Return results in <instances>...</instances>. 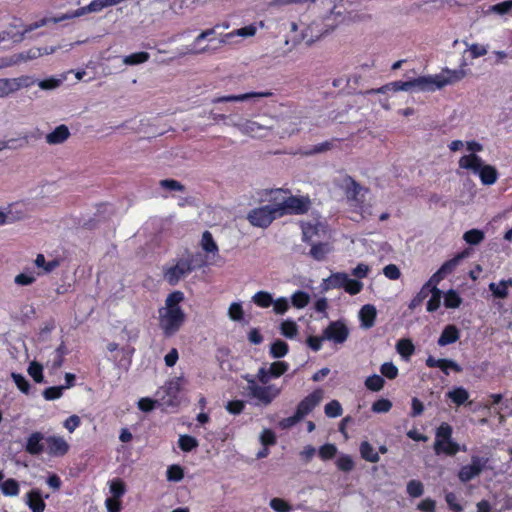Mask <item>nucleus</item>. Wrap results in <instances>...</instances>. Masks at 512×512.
Here are the masks:
<instances>
[{"label":"nucleus","mask_w":512,"mask_h":512,"mask_svg":"<svg viewBox=\"0 0 512 512\" xmlns=\"http://www.w3.org/2000/svg\"><path fill=\"white\" fill-rule=\"evenodd\" d=\"M184 472L179 465H171L167 469V479L169 481L179 482L183 479Z\"/></svg>","instance_id":"obj_59"},{"label":"nucleus","mask_w":512,"mask_h":512,"mask_svg":"<svg viewBox=\"0 0 512 512\" xmlns=\"http://www.w3.org/2000/svg\"><path fill=\"white\" fill-rule=\"evenodd\" d=\"M47 453L52 457L64 456L69 450V444L60 436H49L45 439Z\"/></svg>","instance_id":"obj_16"},{"label":"nucleus","mask_w":512,"mask_h":512,"mask_svg":"<svg viewBox=\"0 0 512 512\" xmlns=\"http://www.w3.org/2000/svg\"><path fill=\"white\" fill-rule=\"evenodd\" d=\"M276 122V117L263 114L256 119H243L242 117H238V121L232 122V126L238 129L243 135L251 138H264L274 130Z\"/></svg>","instance_id":"obj_3"},{"label":"nucleus","mask_w":512,"mask_h":512,"mask_svg":"<svg viewBox=\"0 0 512 512\" xmlns=\"http://www.w3.org/2000/svg\"><path fill=\"white\" fill-rule=\"evenodd\" d=\"M1 491L5 496L14 497L19 494V483L15 479H7L1 484Z\"/></svg>","instance_id":"obj_35"},{"label":"nucleus","mask_w":512,"mask_h":512,"mask_svg":"<svg viewBox=\"0 0 512 512\" xmlns=\"http://www.w3.org/2000/svg\"><path fill=\"white\" fill-rule=\"evenodd\" d=\"M279 216L285 214H301L307 211L308 202L294 196H284L281 191H276L273 197Z\"/></svg>","instance_id":"obj_6"},{"label":"nucleus","mask_w":512,"mask_h":512,"mask_svg":"<svg viewBox=\"0 0 512 512\" xmlns=\"http://www.w3.org/2000/svg\"><path fill=\"white\" fill-rule=\"evenodd\" d=\"M461 298L454 290H449L444 298V304L447 308H457L461 304Z\"/></svg>","instance_id":"obj_56"},{"label":"nucleus","mask_w":512,"mask_h":512,"mask_svg":"<svg viewBox=\"0 0 512 512\" xmlns=\"http://www.w3.org/2000/svg\"><path fill=\"white\" fill-rule=\"evenodd\" d=\"M466 76L467 71L463 67L454 70L446 68L436 75L422 76L405 82H391L378 89L368 90L366 93L386 94L388 92L410 91L412 89L419 91H435L437 89H442L447 85H453L464 79Z\"/></svg>","instance_id":"obj_1"},{"label":"nucleus","mask_w":512,"mask_h":512,"mask_svg":"<svg viewBox=\"0 0 512 512\" xmlns=\"http://www.w3.org/2000/svg\"><path fill=\"white\" fill-rule=\"evenodd\" d=\"M469 255V252L467 250L457 254L454 258L446 261L441 267L440 272H442L445 276L452 273V271L456 268V266L459 264L460 260L464 259Z\"/></svg>","instance_id":"obj_31"},{"label":"nucleus","mask_w":512,"mask_h":512,"mask_svg":"<svg viewBox=\"0 0 512 512\" xmlns=\"http://www.w3.org/2000/svg\"><path fill=\"white\" fill-rule=\"evenodd\" d=\"M244 379L248 384L247 391L249 396L256 399L258 404L267 406L271 404L272 401L281 393V389L279 387L275 385H259L256 379L249 375L244 376Z\"/></svg>","instance_id":"obj_5"},{"label":"nucleus","mask_w":512,"mask_h":512,"mask_svg":"<svg viewBox=\"0 0 512 512\" xmlns=\"http://www.w3.org/2000/svg\"><path fill=\"white\" fill-rule=\"evenodd\" d=\"M347 277L348 274L343 272L333 273L328 278L323 280L322 289L324 291H328L336 288H344Z\"/></svg>","instance_id":"obj_21"},{"label":"nucleus","mask_w":512,"mask_h":512,"mask_svg":"<svg viewBox=\"0 0 512 512\" xmlns=\"http://www.w3.org/2000/svg\"><path fill=\"white\" fill-rule=\"evenodd\" d=\"M178 444L181 450L189 452L198 446V441L192 436L181 435Z\"/></svg>","instance_id":"obj_47"},{"label":"nucleus","mask_w":512,"mask_h":512,"mask_svg":"<svg viewBox=\"0 0 512 512\" xmlns=\"http://www.w3.org/2000/svg\"><path fill=\"white\" fill-rule=\"evenodd\" d=\"M512 10V0H507L495 5H492L488 8L487 14L494 13L498 15L508 14Z\"/></svg>","instance_id":"obj_42"},{"label":"nucleus","mask_w":512,"mask_h":512,"mask_svg":"<svg viewBox=\"0 0 512 512\" xmlns=\"http://www.w3.org/2000/svg\"><path fill=\"white\" fill-rule=\"evenodd\" d=\"M228 316L233 321H241L244 316V311L240 303L234 302L228 308Z\"/></svg>","instance_id":"obj_57"},{"label":"nucleus","mask_w":512,"mask_h":512,"mask_svg":"<svg viewBox=\"0 0 512 512\" xmlns=\"http://www.w3.org/2000/svg\"><path fill=\"white\" fill-rule=\"evenodd\" d=\"M320 227V224L304 223L302 225L303 240L311 241L318 234Z\"/></svg>","instance_id":"obj_50"},{"label":"nucleus","mask_w":512,"mask_h":512,"mask_svg":"<svg viewBox=\"0 0 512 512\" xmlns=\"http://www.w3.org/2000/svg\"><path fill=\"white\" fill-rule=\"evenodd\" d=\"M346 195L349 199H356L359 194L361 187L351 177H347L345 180Z\"/></svg>","instance_id":"obj_48"},{"label":"nucleus","mask_w":512,"mask_h":512,"mask_svg":"<svg viewBox=\"0 0 512 512\" xmlns=\"http://www.w3.org/2000/svg\"><path fill=\"white\" fill-rule=\"evenodd\" d=\"M281 334L287 338H294L298 333L297 324L292 320H285L280 326Z\"/></svg>","instance_id":"obj_43"},{"label":"nucleus","mask_w":512,"mask_h":512,"mask_svg":"<svg viewBox=\"0 0 512 512\" xmlns=\"http://www.w3.org/2000/svg\"><path fill=\"white\" fill-rule=\"evenodd\" d=\"M185 380L183 377H175L171 380H169L165 385V391L166 393L172 397L176 398L179 392L182 389V386L184 384Z\"/></svg>","instance_id":"obj_33"},{"label":"nucleus","mask_w":512,"mask_h":512,"mask_svg":"<svg viewBox=\"0 0 512 512\" xmlns=\"http://www.w3.org/2000/svg\"><path fill=\"white\" fill-rule=\"evenodd\" d=\"M376 315L377 311L373 305H364L359 312V318L361 320L362 327L369 329L374 326Z\"/></svg>","instance_id":"obj_23"},{"label":"nucleus","mask_w":512,"mask_h":512,"mask_svg":"<svg viewBox=\"0 0 512 512\" xmlns=\"http://www.w3.org/2000/svg\"><path fill=\"white\" fill-rule=\"evenodd\" d=\"M430 293H432V296L427 303V311L434 312L440 307L441 291L434 286L430 289Z\"/></svg>","instance_id":"obj_44"},{"label":"nucleus","mask_w":512,"mask_h":512,"mask_svg":"<svg viewBox=\"0 0 512 512\" xmlns=\"http://www.w3.org/2000/svg\"><path fill=\"white\" fill-rule=\"evenodd\" d=\"M332 251V247L327 243H319L312 246L310 255L317 261H322Z\"/></svg>","instance_id":"obj_32"},{"label":"nucleus","mask_w":512,"mask_h":512,"mask_svg":"<svg viewBox=\"0 0 512 512\" xmlns=\"http://www.w3.org/2000/svg\"><path fill=\"white\" fill-rule=\"evenodd\" d=\"M272 96V92L270 91H261V92H249L239 95H227L216 97L212 99V103H222V102H244L248 100H258L261 98H267Z\"/></svg>","instance_id":"obj_15"},{"label":"nucleus","mask_w":512,"mask_h":512,"mask_svg":"<svg viewBox=\"0 0 512 512\" xmlns=\"http://www.w3.org/2000/svg\"><path fill=\"white\" fill-rule=\"evenodd\" d=\"M325 414L330 418H335L342 415V407L339 401L332 400L325 405Z\"/></svg>","instance_id":"obj_51"},{"label":"nucleus","mask_w":512,"mask_h":512,"mask_svg":"<svg viewBox=\"0 0 512 512\" xmlns=\"http://www.w3.org/2000/svg\"><path fill=\"white\" fill-rule=\"evenodd\" d=\"M362 288H363L362 282H360L358 280L350 279L349 276L347 277V281L345 282V286H344V290L347 293H349L350 295H356V294L360 293Z\"/></svg>","instance_id":"obj_61"},{"label":"nucleus","mask_w":512,"mask_h":512,"mask_svg":"<svg viewBox=\"0 0 512 512\" xmlns=\"http://www.w3.org/2000/svg\"><path fill=\"white\" fill-rule=\"evenodd\" d=\"M183 300L184 294L174 291L167 296L164 306L158 310L159 327L167 337L177 333L185 322L186 314L180 306Z\"/></svg>","instance_id":"obj_2"},{"label":"nucleus","mask_w":512,"mask_h":512,"mask_svg":"<svg viewBox=\"0 0 512 512\" xmlns=\"http://www.w3.org/2000/svg\"><path fill=\"white\" fill-rule=\"evenodd\" d=\"M48 23H51L49 18H42L37 22L25 26L22 31H3L0 33V42L6 40L7 38H11L13 42H20L23 40V37L26 33L32 32L40 27L47 25Z\"/></svg>","instance_id":"obj_14"},{"label":"nucleus","mask_w":512,"mask_h":512,"mask_svg":"<svg viewBox=\"0 0 512 512\" xmlns=\"http://www.w3.org/2000/svg\"><path fill=\"white\" fill-rule=\"evenodd\" d=\"M361 457L371 463H377L380 460L378 453L368 441H363L360 444Z\"/></svg>","instance_id":"obj_30"},{"label":"nucleus","mask_w":512,"mask_h":512,"mask_svg":"<svg viewBox=\"0 0 512 512\" xmlns=\"http://www.w3.org/2000/svg\"><path fill=\"white\" fill-rule=\"evenodd\" d=\"M430 293V289L423 286L417 295L411 300L409 304V309L413 310L416 307L420 306L422 302L428 297Z\"/></svg>","instance_id":"obj_60"},{"label":"nucleus","mask_w":512,"mask_h":512,"mask_svg":"<svg viewBox=\"0 0 512 512\" xmlns=\"http://www.w3.org/2000/svg\"><path fill=\"white\" fill-rule=\"evenodd\" d=\"M42 370H43L42 365L37 363L36 361L31 362L29 367H28L29 375L37 383H41L43 381Z\"/></svg>","instance_id":"obj_58"},{"label":"nucleus","mask_w":512,"mask_h":512,"mask_svg":"<svg viewBox=\"0 0 512 512\" xmlns=\"http://www.w3.org/2000/svg\"><path fill=\"white\" fill-rule=\"evenodd\" d=\"M215 34V28L207 29L202 31L194 40L193 44L190 45L184 54H202L208 52V46H201L203 40L208 39L210 36Z\"/></svg>","instance_id":"obj_17"},{"label":"nucleus","mask_w":512,"mask_h":512,"mask_svg":"<svg viewBox=\"0 0 512 512\" xmlns=\"http://www.w3.org/2000/svg\"><path fill=\"white\" fill-rule=\"evenodd\" d=\"M458 165L462 169L471 170L478 174L483 185H493L498 178V172L492 165L485 164L476 154L464 155L459 159Z\"/></svg>","instance_id":"obj_4"},{"label":"nucleus","mask_w":512,"mask_h":512,"mask_svg":"<svg viewBox=\"0 0 512 512\" xmlns=\"http://www.w3.org/2000/svg\"><path fill=\"white\" fill-rule=\"evenodd\" d=\"M70 137V131L64 124L57 126L52 132L48 133L45 140L50 145L64 143Z\"/></svg>","instance_id":"obj_20"},{"label":"nucleus","mask_w":512,"mask_h":512,"mask_svg":"<svg viewBox=\"0 0 512 512\" xmlns=\"http://www.w3.org/2000/svg\"><path fill=\"white\" fill-rule=\"evenodd\" d=\"M488 287L495 298L505 299L509 295V288L512 287V278L501 280L498 283L491 282Z\"/></svg>","instance_id":"obj_22"},{"label":"nucleus","mask_w":512,"mask_h":512,"mask_svg":"<svg viewBox=\"0 0 512 512\" xmlns=\"http://www.w3.org/2000/svg\"><path fill=\"white\" fill-rule=\"evenodd\" d=\"M35 265L39 268H43L45 272L53 271L57 266V261L46 262L43 254H38L35 259Z\"/></svg>","instance_id":"obj_62"},{"label":"nucleus","mask_w":512,"mask_h":512,"mask_svg":"<svg viewBox=\"0 0 512 512\" xmlns=\"http://www.w3.org/2000/svg\"><path fill=\"white\" fill-rule=\"evenodd\" d=\"M324 392L322 389H316L306 396L297 406L298 415L304 418L322 401Z\"/></svg>","instance_id":"obj_13"},{"label":"nucleus","mask_w":512,"mask_h":512,"mask_svg":"<svg viewBox=\"0 0 512 512\" xmlns=\"http://www.w3.org/2000/svg\"><path fill=\"white\" fill-rule=\"evenodd\" d=\"M257 32V27L254 24L247 25L245 27L236 29L224 36V39L221 40L222 43H227L230 39L235 36H239L242 38H250L255 36Z\"/></svg>","instance_id":"obj_27"},{"label":"nucleus","mask_w":512,"mask_h":512,"mask_svg":"<svg viewBox=\"0 0 512 512\" xmlns=\"http://www.w3.org/2000/svg\"><path fill=\"white\" fill-rule=\"evenodd\" d=\"M459 339V330L454 325H448L442 331L438 344L440 346H446L448 344H452Z\"/></svg>","instance_id":"obj_26"},{"label":"nucleus","mask_w":512,"mask_h":512,"mask_svg":"<svg viewBox=\"0 0 512 512\" xmlns=\"http://www.w3.org/2000/svg\"><path fill=\"white\" fill-rule=\"evenodd\" d=\"M149 58V53L142 51L125 56L123 63L126 65H138L147 62Z\"/></svg>","instance_id":"obj_38"},{"label":"nucleus","mask_w":512,"mask_h":512,"mask_svg":"<svg viewBox=\"0 0 512 512\" xmlns=\"http://www.w3.org/2000/svg\"><path fill=\"white\" fill-rule=\"evenodd\" d=\"M446 396L457 406H460L469 399V392L463 387H456L447 392Z\"/></svg>","instance_id":"obj_28"},{"label":"nucleus","mask_w":512,"mask_h":512,"mask_svg":"<svg viewBox=\"0 0 512 512\" xmlns=\"http://www.w3.org/2000/svg\"><path fill=\"white\" fill-rule=\"evenodd\" d=\"M452 427L448 423H442L436 430L435 441L444 442L451 440Z\"/></svg>","instance_id":"obj_46"},{"label":"nucleus","mask_w":512,"mask_h":512,"mask_svg":"<svg viewBox=\"0 0 512 512\" xmlns=\"http://www.w3.org/2000/svg\"><path fill=\"white\" fill-rule=\"evenodd\" d=\"M385 381L380 375L374 374L366 378L365 387L368 390L378 392L383 389Z\"/></svg>","instance_id":"obj_40"},{"label":"nucleus","mask_w":512,"mask_h":512,"mask_svg":"<svg viewBox=\"0 0 512 512\" xmlns=\"http://www.w3.org/2000/svg\"><path fill=\"white\" fill-rule=\"evenodd\" d=\"M270 507L276 512H291L292 506L282 498H272L269 502Z\"/></svg>","instance_id":"obj_49"},{"label":"nucleus","mask_w":512,"mask_h":512,"mask_svg":"<svg viewBox=\"0 0 512 512\" xmlns=\"http://www.w3.org/2000/svg\"><path fill=\"white\" fill-rule=\"evenodd\" d=\"M467 50L473 59L485 56L488 53V46L478 43L467 44Z\"/></svg>","instance_id":"obj_53"},{"label":"nucleus","mask_w":512,"mask_h":512,"mask_svg":"<svg viewBox=\"0 0 512 512\" xmlns=\"http://www.w3.org/2000/svg\"><path fill=\"white\" fill-rule=\"evenodd\" d=\"M27 505L32 510V512H44L46 504L42 499L41 493L39 490H32L27 494Z\"/></svg>","instance_id":"obj_25"},{"label":"nucleus","mask_w":512,"mask_h":512,"mask_svg":"<svg viewBox=\"0 0 512 512\" xmlns=\"http://www.w3.org/2000/svg\"><path fill=\"white\" fill-rule=\"evenodd\" d=\"M278 216L279 214L274 202L251 210L247 215V219L255 227L266 228Z\"/></svg>","instance_id":"obj_7"},{"label":"nucleus","mask_w":512,"mask_h":512,"mask_svg":"<svg viewBox=\"0 0 512 512\" xmlns=\"http://www.w3.org/2000/svg\"><path fill=\"white\" fill-rule=\"evenodd\" d=\"M336 465L339 470L345 472H349L354 468V462L352 458L348 455L340 456L336 461Z\"/></svg>","instance_id":"obj_63"},{"label":"nucleus","mask_w":512,"mask_h":512,"mask_svg":"<svg viewBox=\"0 0 512 512\" xmlns=\"http://www.w3.org/2000/svg\"><path fill=\"white\" fill-rule=\"evenodd\" d=\"M381 374L392 380L398 376V368L392 362H385L380 367Z\"/></svg>","instance_id":"obj_55"},{"label":"nucleus","mask_w":512,"mask_h":512,"mask_svg":"<svg viewBox=\"0 0 512 512\" xmlns=\"http://www.w3.org/2000/svg\"><path fill=\"white\" fill-rule=\"evenodd\" d=\"M57 47H33L25 51V56L28 61L37 59L43 55L54 53Z\"/></svg>","instance_id":"obj_34"},{"label":"nucleus","mask_w":512,"mask_h":512,"mask_svg":"<svg viewBox=\"0 0 512 512\" xmlns=\"http://www.w3.org/2000/svg\"><path fill=\"white\" fill-rule=\"evenodd\" d=\"M37 81L28 75L15 78H0V98H7L21 89L31 87Z\"/></svg>","instance_id":"obj_8"},{"label":"nucleus","mask_w":512,"mask_h":512,"mask_svg":"<svg viewBox=\"0 0 512 512\" xmlns=\"http://www.w3.org/2000/svg\"><path fill=\"white\" fill-rule=\"evenodd\" d=\"M288 352V345L282 340H276L270 348V353L274 358L284 357Z\"/></svg>","instance_id":"obj_45"},{"label":"nucleus","mask_w":512,"mask_h":512,"mask_svg":"<svg viewBox=\"0 0 512 512\" xmlns=\"http://www.w3.org/2000/svg\"><path fill=\"white\" fill-rule=\"evenodd\" d=\"M407 493L411 497H420L424 493V486L419 480H410L407 483Z\"/></svg>","instance_id":"obj_52"},{"label":"nucleus","mask_w":512,"mask_h":512,"mask_svg":"<svg viewBox=\"0 0 512 512\" xmlns=\"http://www.w3.org/2000/svg\"><path fill=\"white\" fill-rule=\"evenodd\" d=\"M201 247L207 253L216 254L218 252V246L209 231L202 234Z\"/></svg>","instance_id":"obj_36"},{"label":"nucleus","mask_w":512,"mask_h":512,"mask_svg":"<svg viewBox=\"0 0 512 512\" xmlns=\"http://www.w3.org/2000/svg\"><path fill=\"white\" fill-rule=\"evenodd\" d=\"M488 459L479 456H472L471 463L463 466L458 473V478L461 482L466 483L475 477L479 476L484 470Z\"/></svg>","instance_id":"obj_10"},{"label":"nucleus","mask_w":512,"mask_h":512,"mask_svg":"<svg viewBox=\"0 0 512 512\" xmlns=\"http://www.w3.org/2000/svg\"><path fill=\"white\" fill-rule=\"evenodd\" d=\"M273 311L275 314L282 315L287 312L289 309V301L285 297H280L276 300H274V303L272 304Z\"/></svg>","instance_id":"obj_64"},{"label":"nucleus","mask_w":512,"mask_h":512,"mask_svg":"<svg viewBox=\"0 0 512 512\" xmlns=\"http://www.w3.org/2000/svg\"><path fill=\"white\" fill-rule=\"evenodd\" d=\"M292 305L298 309L306 307L310 302V296L304 291H297L291 297Z\"/></svg>","instance_id":"obj_41"},{"label":"nucleus","mask_w":512,"mask_h":512,"mask_svg":"<svg viewBox=\"0 0 512 512\" xmlns=\"http://www.w3.org/2000/svg\"><path fill=\"white\" fill-rule=\"evenodd\" d=\"M314 23L307 26L302 32H301V39L300 40H293V46L299 44L301 41H303L306 45L310 46L313 43H315L317 40H319L322 37V32L318 30H314Z\"/></svg>","instance_id":"obj_24"},{"label":"nucleus","mask_w":512,"mask_h":512,"mask_svg":"<svg viewBox=\"0 0 512 512\" xmlns=\"http://www.w3.org/2000/svg\"><path fill=\"white\" fill-rule=\"evenodd\" d=\"M485 238L484 232L479 229H471L466 231L463 235V239L470 245H478Z\"/></svg>","instance_id":"obj_39"},{"label":"nucleus","mask_w":512,"mask_h":512,"mask_svg":"<svg viewBox=\"0 0 512 512\" xmlns=\"http://www.w3.org/2000/svg\"><path fill=\"white\" fill-rule=\"evenodd\" d=\"M301 118L296 115L284 116L277 118L276 127L277 134L281 137H290L300 131Z\"/></svg>","instance_id":"obj_11"},{"label":"nucleus","mask_w":512,"mask_h":512,"mask_svg":"<svg viewBox=\"0 0 512 512\" xmlns=\"http://www.w3.org/2000/svg\"><path fill=\"white\" fill-rule=\"evenodd\" d=\"M252 302L260 308H268L274 303L271 293L267 291H258L252 296Z\"/></svg>","instance_id":"obj_29"},{"label":"nucleus","mask_w":512,"mask_h":512,"mask_svg":"<svg viewBox=\"0 0 512 512\" xmlns=\"http://www.w3.org/2000/svg\"><path fill=\"white\" fill-rule=\"evenodd\" d=\"M397 352L405 359L414 353V345L409 339H401L396 344Z\"/></svg>","instance_id":"obj_37"},{"label":"nucleus","mask_w":512,"mask_h":512,"mask_svg":"<svg viewBox=\"0 0 512 512\" xmlns=\"http://www.w3.org/2000/svg\"><path fill=\"white\" fill-rule=\"evenodd\" d=\"M392 408V402L389 399H379L372 404L371 410L374 413H387Z\"/></svg>","instance_id":"obj_54"},{"label":"nucleus","mask_w":512,"mask_h":512,"mask_svg":"<svg viewBox=\"0 0 512 512\" xmlns=\"http://www.w3.org/2000/svg\"><path fill=\"white\" fill-rule=\"evenodd\" d=\"M192 269V260L182 258L178 260L175 265L164 270V279L170 285H176L182 278L188 275Z\"/></svg>","instance_id":"obj_9"},{"label":"nucleus","mask_w":512,"mask_h":512,"mask_svg":"<svg viewBox=\"0 0 512 512\" xmlns=\"http://www.w3.org/2000/svg\"><path fill=\"white\" fill-rule=\"evenodd\" d=\"M44 435L41 432L32 433L26 441L25 450L27 453L31 455H39L44 451V444L42 443L45 440Z\"/></svg>","instance_id":"obj_19"},{"label":"nucleus","mask_w":512,"mask_h":512,"mask_svg":"<svg viewBox=\"0 0 512 512\" xmlns=\"http://www.w3.org/2000/svg\"><path fill=\"white\" fill-rule=\"evenodd\" d=\"M349 336L347 326L341 321L331 322L323 331V338L335 344L344 343Z\"/></svg>","instance_id":"obj_12"},{"label":"nucleus","mask_w":512,"mask_h":512,"mask_svg":"<svg viewBox=\"0 0 512 512\" xmlns=\"http://www.w3.org/2000/svg\"><path fill=\"white\" fill-rule=\"evenodd\" d=\"M434 451L437 455L444 453L449 456H454L458 451H467L466 446H460L452 439L444 442L435 441L433 445Z\"/></svg>","instance_id":"obj_18"}]
</instances>
